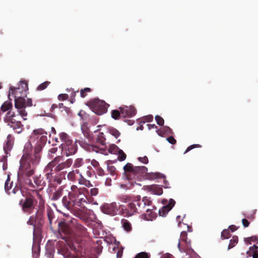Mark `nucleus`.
Returning a JSON list of instances; mask_svg holds the SVG:
<instances>
[{
  "mask_svg": "<svg viewBox=\"0 0 258 258\" xmlns=\"http://www.w3.org/2000/svg\"><path fill=\"white\" fill-rule=\"evenodd\" d=\"M117 154H118V159L119 160L122 161L126 159V155L122 150L120 149Z\"/></svg>",
  "mask_w": 258,
  "mask_h": 258,
  "instance_id": "47",
  "label": "nucleus"
},
{
  "mask_svg": "<svg viewBox=\"0 0 258 258\" xmlns=\"http://www.w3.org/2000/svg\"><path fill=\"white\" fill-rule=\"evenodd\" d=\"M96 143L103 147L105 146V138L103 133H99L96 138Z\"/></svg>",
  "mask_w": 258,
  "mask_h": 258,
  "instance_id": "30",
  "label": "nucleus"
},
{
  "mask_svg": "<svg viewBox=\"0 0 258 258\" xmlns=\"http://www.w3.org/2000/svg\"><path fill=\"white\" fill-rule=\"evenodd\" d=\"M152 202L150 197H144L141 200L140 196L133 197L126 207L121 206V211L125 217H131L136 214L142 213L146 206H151Z\"/></svg>",
  "mask_w": 258,
  "mask_h": 258,
  "instance_id": "3",
  "label": "nucleus"
},
{
  "mask_svg": "<svg viewBox=\"0 0 258 258\" xmlns=\"http://www.w3.org/2000/svg\"><path fill=\"white\" fill-rule=\"evenodd\" d=\"M190 241V239H188L187 238V233L186 231H182L180 234V238L179 239V241Z\"/></svg>",
  "mask_w": 258,
  "mask_h": 258,
  "instance_id": "40",
  "label": "nucleus"
},
{
  "mask_svg": "<svg viewBox=\"0 0 258 258\" xmlns=\"http://www.w3.org/2000/svg\"><path fill=\"white\" fill-rule=\"evenodd\" d=\"M109 133L117 139L120 135V133L118 130L113 127H110L108 128Z\"/></svg>",
  "mask_w": 258,
  "mask_h": 258,
  "instance_id": "38",
  "label": "nucleus"
},
{
  "mask_svg": "<svg viewBox=\"0 0 258 258\" xmlns=\"http://www.w3.org/2000/svg\"><path fill=\"white\" fill-rule=\"evenodd\" d=\"M11 198L14 201L21 200L23 197V192L21 189L18 186H15L11 192L9 193Z\"/></svg>",
  "mask_w": 258,
  "mask_h": 258,
  "instance_id": "19",
  "label": "nucleus"
},
{
  "mask_svg": "<svg viewBox=\"0 0 258 258\" xmlns=\"http://www.w3.org/2000/svg\"><path fill=\"white\" fill-rule=\"evenodd\" d=\"M13 142L12 137L10 135H9L7 137V141L6 144L4 146L5 151L6 152L8 150H10L13 147Z\"/></svg>",
  "mask_w": 258,
  "mask_h": 258,
  "instance_id": "31",
  "label": "nucleus"
},
{
  "mask_svg": "<svg viewBox=\"0 0 258 258\" xmlns=\"http://www.w3.org/2000/svg\"><path fill=\"white\" fill-rule=\"evenodd\" d=\"M10 178L9 176L8 175V178H7V180L6 181L5 184V189L7 192L11 188L12 186V182L10 183Z\"/></svg>",
  "mask_w": 258,
  "mask_h": 258,
  "instance_id": "46",
  "label": "nucleus"
},
{
  "mask_svg": "<svg viewBox=\"0 0 258 258\" xmlns=\"http://www.w3.org/2000/svg\"><path fill=\"white\" fill-rule=\"evenodd\" d=\"M62 150L64 151L67 156L75 154L77 151V146L73 144V141L70 143L67 144L61 147Z\"/></svg>",
  "mask_w": 258,
  "mask_h": 258,
  "instance_id": "17",
  "label": "nucleus"
},
{
  "mask_svg": "<svg viewBox=\"0 0 258 258\" xmlns=\"http://www.w3.org/2000/svg\"><path fill=\"white\" fill-rule=\"evenodd\" d=\"M121 224L123 229L127 232H130L132 230V225L130 222L124 219H123L121 221Z\"/></svg>",
  "mask_w": 258,
  "mask_h": 258,
  "instance_id": "32",
  "label": "nucleus"
},
{
  "mask_svg": "<svg viewBox=\"0 0 258 258\" xmlns=\"http://www.w3.org/2000/svg\"><path fill=\"white\" fill-rule=\"evenodd\" d=\"M57 159H53L50 162H49L47 165L45 167L44 171L45 173H49L51 174H54V167H55V162Z\"/></svg>",
  "mask_w": 258,
  "mask_h": 258,
  "instance_id": "25",
  "label": "nucleus"
},
{
  "mask_svg": "<svg viewBox=\"0 0 258 258\" xmlns=\"http://www.w3.org/2000/svg\"><path fill=\"white\" fill-rule=\"evenodd\" d=\"M135 258H150V255L145 252H142L137 254Z\"/></svg>",
  "mask_w": 258,
  "mask_h": 258,
  "instance_id": "51",
  "label": "nucleus"
},
{
  "mask_svg": "<svg viewBox=\"0 0 258 258\" xmlns=\"http://www.w3.org/2000/svg\"><path fill=\"white\" fill-rule=\"evenodd\" d=\"M25 85V87L24 89L21 90L20 87L18 88L11 87L9 90V93H11L15 97V107L18 109V112L23 118L24 120L27 119L25 117L27 115V112L25 110V108L31 107L32 106V101L30 98L26 99L24 96L20 95L21 93H26V89L28 88L27 84L26 83H22V85Z\"/></svg>",
  "mask_w": 258,
  "mask_h": 258,
  "instance_id": "4",
  "label": "nucleus"
},
{
  "mask_svg": "<svg viewBox=\"0 0 258 258\" xmlns=\"http://www.w3.org/2000/svg\"><path fill=\"white\" fill-rule=\"evenodd\" d=\"M175 204V201L172 199H170L169 200L168 204L163 206L159 210V215L162 217L165 216L168 212L172 209Z\"/></svg>",
  "mask_w": 258,
  "mask_h": 258,
  "instance_id": "18",
  "label": "nucleus"
},
{
  "mask_svg": "<svg viewBox=\"0 0 258 258\" xmlns=\"http://www.w3.org/2000/svg\"><path fill=\"white\" fill-rule=\"evenodd\" d=\"M121 200L125 203H127L131 201V200L130 199L129 197L126 196H122L121 197Z\"/></svg>",
  "mask_w": 258,
  "mask_h": 258,
  "instance_id": "63",
  "label": "nucleus"
},
{
  "mask_svg": "<svg viewBox=\"0 0 258 258\" xmlns=\"http://www.w3.org/2000/svg\"><path fill=\"white\" fill-rule=\"evenodd\" d=\"M30 177L27 176L20 182L24 183L28 188L32 190H35L36 188H39V190H41L45 186V182L43 180V178L40 175L34 176L33 177V181L30 178Z\"/></svg>",
  "mask_w": 258,
  "mask_h": 258,
  "instance_id": "10",
  "label": "nucleus"
},
{
  "mask_svg": "<svg viewBox=\"0 0 258 258\" xmlns=\"http://www.w3.org/2000/svg\"><path fill=\"white\" fill-rule=\"evenodd\" d=\"M79 173V170H73L68 173L67 178L69 180L71 181H75L77 179V174Z\"/></svg>",
  "mask_w": 258,
  "mask_h": 258,
  "instance_id": "29",
  "label": "nucleus"
},
{
  "mask_svg": "<svg viewBox=\"0 0 258 258\" xmlns=\"http://www.w3.org/2000/svg\"><path fill=\"white\" fill-rule=\"evenodd\" d=\"M99 189L97 187H93L90 189V195L91 196H96L98 194Z\"/></svg>",
  "mask_w": 258,
  "mask_h": 258,
  "instance_id": "54",
  "label": "nucleus"
},
{
  "mask_svg": "<svg viewBox=\"0 0 258 258\" xmlns=\"http://www.w3.org/2000/svg\"><path fill=\"white\" fill-rule=\"evenodd\" d=\"M63 191V187L62 186H59L55 191L54 192L51 198L52 201L58 200L62 195Z\"/></svg>",
  "mask_w": 258,
  "mask_h": 258,
  "instance_id": "24",
  "label": "nucleus"
},
{
  "mask_svg": "<svg viewBox=\"0 0 258 258\" xmlns=\"http://www.w3.org/2000/svg\"><path fill=\"white\" fill-rule=\"evenodd\" d=\"M47 132L42 128L34 130L31 140H36V145L33 151L31 153L28 146H25L23 150V155L20 161V167L18 172V178L19 181L34 174L36 166L40 160L42 147L46 144L47 140Z\"/></svg>",
  "mask_w": 258,
  "mask_h": 258,
  "instance_id": "1",
  "label": "nucleus"
},
{
  "mask_svg": "<svg viewBox=\"0 0 258 258\" xmlns=\"http://www.w3.org/2000/svg\"><path fill=\"white\" fill-rule=\"evenodd\" d=\"M238 237L237 236H234L232 237V238L230 240V243L229 244L228 249H230L233 247H234L238 243Z\"/></svg>",
  "mask_w": 258,
  "mask_h": 258,
  "instance_id": "37",
  "label": "nucleus"
},
{
  "mask_svg": "<svg viewBox=\"0 0 258 258\" xmlns=\"http://www.w3.org/2000/svg\"><path fill=\"white\" fill-rule=\"evenodd\" d=\"M165 176L161 174L159 172H151V173H146V175L145 177V179H148L150 180H153L158 178H165Z\"/></svg>",
  "mask_w": 258,
  "mask_h": 258,
  "instance_id": "22",
  "label": "nucleus"
},
{
  "mask_svg": "<svg viewBox=\"0 0 258 258\" xmlns=\"http://www.w3.org/2000/svg\"><path fill=\"white\" fill-rule=\"evenodd\" d=\"M243 226L244 227H247L249 225V222L246 219H243L242 220Z\"/></svg>",
  "mask_w": 258,
  "mask_h": 258,
  "instance_id": "64",
  "label": "nucleus"
},
{
  "mask_svg": "<svg viewBox=\"0 0 258 258\" xmlns=\"http://www.w3.org/2000/svg\"><path fill=\"white\" fill-rule=\"evenodd\" d=\"M54 159H57L55 162L54 171L55 172H59L66 168L70 167L73 163L72 159H68L66 161H63L62 157L57 156Z\"/></svg>",
  "mask_w": 258,
  "mask_h": 258,
  "instance_id": "11",
  "label": "nucleus"
},
{
  "mask_svg": "<svg viewBox=\"0 0 258 258\" xmlns=\"http://www.w3.org/2000/svg\"><path fill=\"white\" fill-rule=\"evenodd\" d=\"M143 119H144V121H143L144 122H151L153 120V116L152 115H149L145 116L144 118H143Z\"/></svg>",
  "mask_w": 258,
  "mask_h": 258,
  "instance_id": "57",
  "label": "nucleus"
},
{
  "mask_svg": "<svg viewBox=\"0 0 258 258\" xmlns=\"http://www.w3.org/2000/svg\"><path fill=\"white\" fill-rule=\"evenodd\" d=\"M47 216L49 221V224L51 228L53 220L54 219V215L53 212L51 210H48L47 211Z\"/></svg>",
  "mask_w": 258,
  "mask_h": 258,
  "instance_id": "36",
  "label": "nucleus"
},
{
  "mask_svg": "<svg viewBox=\"0 0 258 258\" xmlns=\"http://www.w3.org/2000/svg\"><path fill=\"white\" fill-rule=\"evenodd\" d=\"M163 130L165 133H166L167 134H171L173 133L172 130L169 127L167 126H163Z\"/></svg>",
  "mask_w": 258,
  "mask_h": 258,
  "instance_id": "62",
  "label": "nucleus"
},
{
  "mask_svg": "<svg viewBox=\"0 0 258 258\" xmlns=\"http://www.w3.org/2000/svg\"><path fill=\"white\" fill-rule=\"evenodd\" d=\"M248 240H251V241H256L258 240V237L256 236H252L251 237L245 238L244 239V241H247Z\"/></svg>",
  "mask_w": 258,
  "mask_h": 258,
  "instance_id": "60",
  "label": "nucleus"
},
{
  "mask_svg": "<svg viewBox=\"0 0 258 258\" xmlns=\"http://www.w3.org/2000/svg\"><path fill=\"white\" fill-rule=\"evenodd\" d=\"M201 145H200L199 144H194V145H190L186 149V150L184 152V154H186V153H187L188 152H189V151H190L191 150H192L195 148H201Z\"/></svg>",
  "mask_w": 258,
  "mask_h": 258,
  "instance_id": "53",
  "label": "nucleus"
},
{
  "mask_svg": "<svg viewBox=\"0 0 258 258\" xmlns=\"http://www.w3.org/2000/svg\"><path fill=\"white\" fill-rule=\"evenodd\" d=\"M91 164L92 165V166H93L96 169H97L98 168H99L100 167V165H99V162L96 161V160L95 159H93L91 161Z\"/></svg>",
  "mask_w": 258,
  "mask_h": 258,
  "instance_id": "58",
  "label": "nucleus"
},
{
  "mask_svg": "<svg viewBox=\"0 0 258 258\" xmlns=\"http://www.w3.org/2000/svg\"><path fill=\"white\" fill-rule=\"evenodd\" d=\"M69 97V96L67 94H60L58 96V99L59 100L63 101L67 100Z\"/></svg>",
  "mask_w": 258,
  "mask_h": 258,
  "instance_id": "56",
  "label": "nucleus"
},
{
  "mask_svg": "<svg viewBox=\"0 0 258 258\" xmlns=\"http://www.w3.org/2000/svg\"><path fill=\"white\" fill-rule=\"evenodd\" d=\"M37 201L33 196L31 194H27L24 200L21 199L19 204L21 206L23 212L31 214L35 209Z\"/></svg>",
  "mask_w": 258,
  "mask_h": 258,
  "instance_id": "7",
  "label": "nucleus"
},
{
  "mask_svg": "<svg viewBox=\"0 0 258 258\" xmlns=\"http://www.w3.org/2000/svg\"><path fill=\"white\" fill-rule=\"evenodd\" d=\"M78 183L85 187H79L76 185H72L68 192V196H64L61 200L63 206L68 210H72L75 206L85 209V205L87 204V196L89 194V190L87 187H92L93 185L81 174H80Z\"/></svg>",
  "mask_w": 258,
  "mask_h": 258,
  "instance_id": "2",
  "label": "nucleus"
},
{
  "mask_svg": "<svg viewBox=\"0 0 258 258\" xmlns=\"http://www.w3.org/2000/svg\"><path fill=\"white\" fill-rule=\"evenodd\" d=\"M101 211L106 214L115 215L118 210V207L115 202L111 204H105L101 207Z\"/></svg>",
  "mask_w": 258,
  "mask_h": 258,
  "instance_id": "12",
  "label": "nucleus"
},
{
  "mask_svg": "<svg viewBox=\"0 0 258 258\" xmlns=\"http://www.w3.org/2000/svg\"><path fill=\"white\" fill-rule=\"evenodd\" d=\"M70 223L72 226L75 227L76 229L80 231L81 234L85 235L86 234L87 229L82 225L78 223L77 219L71 218L70 220H68L67 221H60L58 223V235H60L61 239L67 241V237L66 236H62L60 232H63L66 234H69L71 233L70 226L69 225Z\"/></svg>",
  "mask_w": 258,
  "mask_h": 258,
  "instance_id": "5",
  "label": "nucleus"
},
{
  "mask_svg": "<svg viewBox=\"0 0 258 258\" xmlns=\"http://www.w3.org/2000/svg\"><path fill=\"white\" fill-rule=\"evenodd\" d=\"M104 149V147H102V148H99L97 146L95 145H91L89 146V150L90 151H95L97 153L99 152V151H101V153H104L103 152V149Z\"/></svg>",
  "mask_w": 258,
  "mask_h": 258,
  "instance_id": "41",
  "label": "nucleus"
},
{
  "mask_svg": "<svg viewBox=\"0 0 258 258\" xmlns=\"http://www.w3.org/2000/svg\"><path fill=\"white\" fill-rule=\"evenodd\" d=\"M92 110L96 114L100 115L107 111L108 105L103 100L94 98L86 103Z\"/></svg>",
  "mask_w": 258,
  "mask_h": 258,
  "instance_id": "8",
  "label": "nucleus"
},
{
  "mask_svg": "<svg viewBox=\"0 0 258 258\" xmlns=\"http://www.w3.org/2000/svg\"><path fill=\"white\" fill-rule=\"evenodd\" d=\"M120 149L114 144L110 145L108 149V152L110 154H116Z\"/></svg>",
  "mask_w": 258,
  "mask_h": 258,
  "instance_id": "34",
  "label": "nucleus"
},
{
  "mask_svg": "<svg viewBox=\"0 0 258 258\" xmlns=\"http://www.w3.org/2000/svg\"><path fill=\"white\" fill-rule=\"evenodd\" d=\"M111 117L115 120L119 119L121 116L120 110L117 109L112 110L111 112Z\"/></svg>",
  "mask_w": 258,
  "mask_h": 258,
  "instance_id": "35",
  "label": "nucleus"
},
{
  "mask_svg": "<svg viewBox=\"0 0 258 258\" xmlns=\"http://www.w3.org/2000/svg\"><path fill=\"white\" fill-rule=\"evenodd\" d=\"M35 219H36V218L35 217V215H32L30 217L29 220L27 222V224L28 225H32L33 226L34 235L35 234V232H36V231L38 230V228H37V224H36V220Z\"/></svg>",
  "mask_w": 258,
  "mask_h": 258,
  "instance_id": "28",
  "label": "nucleus"
},
{
  "mask_svg": "<svg viewBox=\"0 0 258 258\" xmlns=\"http://www.w3.org/2000/svg\"><path fill=\"white\" fill-rule=\"evenodd\" d=\"M178 248L181 252H185L187 254H195L193 249L191 247V241H178Z\"/></svg>",
  "mask_w": 258,
  "mask_h": 258,
  "instance_id": "13",
  "label": "nucleus"
},
{
  "mask_svg": "<svg viewBox=\"0 0 258 258\" xmlns=\"http://www.w3.org/2000/svg\"><path fill=\"white\" fill-rule=\"evenodd\" d=\"M134 168L135 166L130 163H127L123 167V169L125 173L126 174V176L129 180L132 179V175L134 171Z\"/></svg>",
  "mask_w": 258,
  "mask_h": 258,
  "instance_id": "21",
  "label": "nucleus"
},
{
  "mask_svg": "<svg viewBox=\"0 0 258 258\" xmlns=\"http://www.w3.org/2000/svg\"><path fill=\"white\" fill-rule=\"evenodd\" d=\"M119 109L120 110L121 116L123 117H132L136 113V109L134 106H124L120 107Z\"/></svg>",
  "mask_w": 258,
  "mask_h": 258,
  "instance_id": "16",
  "label": "nucleus"
},
{
  "mask_svg": "<svg viewBox=\"0 0 258 258\" xmlns=\"http://www.w3.org/2000/svg\"><path fill=\"white\" fill-rule=\"evenodd\" d=\"M35 217L36 218V222L38 230L39 228L41 227L44 223V219H43V210L42 209H39L37 210L36 213H35Z\"/></svg>",
  "mask_w": 258,
  "mask_h": 258,
  "instance_id": "20",
  "label": "nucleus"
},
{
  "mask_svg": "<svg viewBox=\"0 0 258 258\" xmlns=\"http://www.w3.org/2000/svg\"><path fill=\"white\" fill-rule=\"evenodd\" d=\"M155 120L157 123L160 126H162L164 124V120L162 117L159 115H156L155 116Z\"/></svg>",
  "mask_w": 258,
  "mask_h": 258,
  "instance_id": "52",
  "label": "nucleus"
},
{
  "mask_svg": "<svg viewBox=\"0 0 258 258\" xmlns=\"http://www.w3.org/2000/svg\"><path fill=\"white\" fill-rule=\"evenodd\" d=\"M142 189L151 192L152 194L157 195L158 196L161 195L163 194V189L160 185L152 184L149 185H144Z\"/></svg>",
  "mask_w": 258,
  "mask_h": 258,
  "instance_id": "14",
  "label": "nucleus"
},
{
  "mask_svg": "<svg viewBox=\"0 0 258 258\" xmlns=\"http://www.w3.org/2000/svg\"><path fill=\"white\" fill-rule=\"evenodd\" d=\"M53 252L52 249L47 248L44 258H53Z\"/></svg>",
  "mask_w": 258,
  "mask_h": 258,
  "instance_id": "44",
  "label": "nucleus"
},
{
  "mask_svg": "<svg viewBox=\"0 0 258 258\" xmlns=\"http://www.w3.org/2000/svg\"><path fill=\"white\" fill-rule=\"evenodd\" d=\"M80 240L77 239L68 243L69 249L64 250L62 252L64 258H83L79 256Z\"/></svg>",
  "mask_w": 258,
  "mask_h": 258,
  "instance_id": "9",
  "label": "nucleus"
},
{
  "mask_svg": "<svg viewBox=\"0 0 258 258\" xmlns=\"http://www.w3.org/2000/svg\"><path fill=\"white\" fill-rule=\"evenodd\" d=\"M148 171V168L144 166H135L134 171L132 175L133 178H141L143 177L145 179L146 173Z\"/></svg>",
  "mask_w": 258,
  "mask_h": 258,
  "instance_id": "15",
  "label": "nucleus"
},
{
  "mask_svg": "<svg viewBox=\"0 0 258 258\" xmlns=\"http://www.w3.org/2000/svg\"><path fill=\"white\" fill-rule=\"evenodd\" d=\"M45 176L46 177V179L48 180V182H49V185L50 187H51L53 186V183L51 182L53 178L54 177V175L51 174L49 173H45Z\"/></svg>",
  "mask_w": 258,
  "mask_h": 258,
  "instance_id": "42",
  "label": "nucleus"
},
{
  "mask_svg": "<svg viewBox=\"0 0 258 258\" xmlns=\"http://www.w3.org/2000/svg\"><path fill=\"white\" fill-rule=\"evenodd\" d=\"M230 233L228 229H224L221 232V237L223 239H228L230 237Z\"/></svg>",
  "mask_w": 258,
  "mask_h": 258,
  "instance_id": "48",
  "label": "nucleus"
},
{
  "mask_svg": "<svg viewBox=\"0 0 258 258\" xmlns=\"http://www.w3.org/2000/svg\"><path fill=\"white\" fill-rule=\"evenodd\" d=\"M59 140L62 143L61 147L65 146L67 144L70 143L72 140L70 139L69 136L66 133H61L59 134Z\"/></svg>",
  "mask_w": 258,
  "mask_h": 258,
  "instance_id": "23",
  "label": "nucleus"
},
{
  "mask_svg": "<svg viewBox=\"0 0 258 258\" xmlns=\"http://www.w3.org/2000/svg\"><path fill=\"white\" fill-rule=\"evenodd\" d=\"M167 140L169 143L172 145H174L176 143V140L174 138L173 136H170L168 138H167Z\"/></svg>",
  "mask_w": 258,
  "mask_h": 258,
  "instance_id": "61",
  "label": "nucleus"
},
{
  "mask_svg": "<svg viewBox=\"0 0 258 258\" xmlns=\"http://www.w3.org/2000/svg\"><path fill=\"white\" fill-rule=\"evenodd\" d=\"M13 108V104L11 101H5L1 107V110L3 112L7 111H11V109Z\"/></svg>",
  "mask_w": 258,
  "mask_h": 258,
  "instance_id": "27",
  "label": "nucleus"
},
{
  "mask_svg": "<svg viewBox=\"0 0 258 258\" xmlns=\"http://www.w3.org/2000/svg\"><path fill=\"white\" fill-rule=\"evenodd\" d=\"M50 84V82L45 81L43 83L40 84L37 88V90L38 91H41L45 89Z\"/></svg>",
  "mask_w": 258,
  "mask_h": 258,
  "instance_id": "49",
  "label": "nucleus"
},
{
  "mask_svg": "<svg viewBox=\"0 0 258 258\" xmlns=\"http://www.w3.org/2000/svg\"><path fill=\"white\" fill-rule=\"evenodd\" d=\"M84 162L82 158H77L73 164L74 168H79L84 164Z\"/></svg>",
  "mask_w": 258,
  "mask_h": 258,
  "instance_id": "39",
  "label": "nucleus"
},
{
  "mask_svg": "<svg viewBox=\"0 0 258 258\" xmlns=\"http://www.w3.org/2000/svg\"><path fill=\"white\" fill-rule=\"evenodd\" d=\"M138 160L140 162H142V163H144V164H147V163H148V162H149L148 158V157H147V156H144V157H139V158H138Z\"/></svg>",
  "mask_w": 258,
  "mask_h": 258,
  "instance_id": "55",
  "label": "nucleus"
},
{
  "mask_svg": "<svg viewBox=\"0 0 258 258\" xmlns=\"http://www.w3.org/2000/svg\"><path fill=\"white\" fill-rule=\"evenodd\" d=\"M19 113L16 114L12 111H8L5 117L4 121L17 134H20L24 130L23 125L20 120Z\"/></svg>",
  "mask_w": 258,
  "mask_h": 258,
  "instance_id": "6",
  "label": "nucleus"
},
{
  "mask_svg": "<svg viewBox=\"0 0 258 258\" xmlns=\"http://www.w3.org/2000/svg\"><path fill=\"white\" fill-rule=\"evenodd\" d=\"M96 170L97 173L98 175L103 176L105 175V172H104V170L101 167H99Z\"/></svg>",
  "mask_w": 258,
  "mask_h": 258,
  "instance_id": "59",
  "label": "nucleus"
},
{
  "mask_svg": "<svg viewBox=\"0 0 258 258\" xmlns=\"http://www.w3.org/2000/svg\"><path fill=\"white\" fill-rule=\"evenodd\" d=\"M107 170L112 175H114L116 174V168L114 166H107Z\"/></svg>",
  "mask_w": 258,
  "mask_h": 258,
  "instance_id": "50",
  "label": "nucleus"
},
{
  "mask_svg": "<svg viewBox=\"0 0 258 258\" xmlns=\"http://www.w3.org/2000/svg\"><path fill=\"white\" fill-rule=\"evenodd\" d=\"M91 91V89L90 88H85L84 89H82L80 90V96L82 98L85 97L88 93H89Z\"/></svg>",
  "mask_w": 258,
  "mask_h": 258,
  "instance_id": "43",
  "label": "nucleus"
},
{
  "mask_svg": "<svg viewBox=\"0 0 258 258\" xmlns=\"http://www.w3.org/2000/svg\"><path fill=\"white\" fill-rule=\"evenodd\" d=\"M36 194L37 198L39 200V205L40 209L44 208L45 201L43 199L42 195L39 193L38 190H34Z\"/></svg>",
  "mask_w": 258,
  "mask_h": 258,
  "instance_id": "33",
  "label": "nucleus"
},
{
  "mask_svg": "<svg viewBox=\"0 0 258 258\" xmlns=\"http://www.w3.org/2000/svg\"><path fill=\"white\" fill-rule=\"evenodd\" d=\"M52 181L58 184H60L62 181L61 175L59 174L54 175Z\"/></svg>",
  "mask_w": 258,
  "mask_h": 258,
  "instance_id": "45",
  "label": "nucleus"
},
{
  "mask_svg": "<svg viewBox=\"0 0 258 258\" xmlns=\"http://www.w3.org/2000/svg\"><path fill=\"white\" fill-rule=\"evenodd\" d=\"M258 247L253 245L249 248V250L246 252L249 256H252L253 258H258Z\"/></svg>",
  "mask_w": 258,
  "mask_h": 258,
  "instance_id": "26",
  "label": "nucleus"
}]
</instances>
